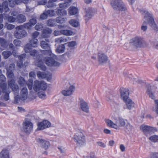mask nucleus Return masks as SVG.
<instances>
[{"label":"nucleus","instance_id":"obj_1","mask_svg":"<svg viewBox=\"0 0 158 158\" xmlns=\"http://www.w3.org/2000/svg\"><path fill=\"white\" fill-rule=\"evenodd\" d=\"M144 13L145 15L144 18L146 21L143 22V25L141 27V30L143 31H145L147 30V26L144 25L146 23L148 24L152 30L155 32H158V25L155 21L153 14L146 10L144 11Z\"/></svg>","mask_w":158,"mask_h":158},{"label":"nucleus","instance_id":"obj_2","mask_svg":"<svg viewBox=\"0 0 158 158\" xmlns=\"http://www.w3.org/2000/svg\"><path fill=\"white\" fill-rule=\"evenodd\" d=\"M30 55L34 57H36L35 62V64L40 69L43 71H45L46 70V67L44 65L42 61V55H38V52L35 50H32L29 53Z\"/></svg>","mask_w":158,"mask_h":158},{"label":"nucleus","instance_id":"obj_3","mask_svg":"<svg viewBox=\"0 0 158 158\" xmlns=\"http://www.w3.org/2000/svg\"><path fill=\"white\" fill-rule=\"evenodd\" d=\"M111 5L113 9L116 11H124L127 10L126 6L121 0H113Z\"/></svg>","mask_w":158,"mask_h":158},{"label":"nucleus","instance_id":"obj_4","mask_svg":"<svg viewBox=\"0 0 158 158\" xmlns=\"http://www.w3.org/2000/svg\"><path fill=\"white\" fill-rule=\"evenodd\" d=\"M106 123L107 125L110 127L116 129L118 128V127L124 126L126 124L125 120L121 118H119L116 121V124L113 123L111 120L107 119L106 120Z\"/></svg>","mask_w":158,"mask_h":158},{"label":"nucleus","instance_id":"obj_5","mask_svg":"<svg viewBox=\"0 0 158 158\" xmlns=\"http://www.w3.org/2000/svg\"><path fill=\"white\" fill-rule=\"evenodd\" d=\"M15 78H9L8 80V85L10 87L15 94V100H18V95L19 92V88L18 85L15 84Z\"/></svg>","mask_w":158,"mask_h":158},{"label":"nucleus","instance_id":"obj_6","mask_svg":"<svg viewBox=\"0 0 158 158\" xmlns=\"http://www.w3.org/2000/svg\"><path fill=\"white\" fill-rule=\"evenodd\" d=\"M143 38L139 36L135 37L130 40L129 43L136 48H140L143 43Z\"/></svg>","mask_w":158,"mask_h":158},{"label":"nucleus","instance_id":"obj_7","mask_svg":"<svg viewBox=\"0 0 158 158\" xmlns=\"http://www.w3.org/2000/svg\"><path fill=\"white\" fill-rule=\"evenodd\" d=\"M22 25L17 26L16 27V30L14 33V35L16 38L20 39L26 36L27 35L26 31L22 29Z\"/></svg>","mask_w":158,"mask_h":158},{"label":"nucleus","instance_id":"obj_8","mask_svg":"<svg viewBox=\"0 0 158 158\" xmlns=\"http://www.w3.org/2000/svg\"><path fill=\"white\" fill-rule=\"evenodd\" d=\"M140 128V129L143 131L144 134L147 136H148V135H150L151 134L157 131V129L155 127L144 124L142 125Z\"/></svg>","mask_w":158,"mask_h":158},{"label":"nucleus","instance_id":"obj_9","mask_svg":"<svg viewBox=\"0 0 158 158\" xmlns=\"http://www.w3.org/2000/svg\"><path fill=\"white\" fill-rule=\"evenodd\" d=\"M49 40L48 39H45V40H42L40 42V45L41 47L44 49H48L44 51V53L47 55H51L52 53L48 43Z\"/></svg>","mask_w":158,"mask_h":158},{"label":"nucleus","instance_id":"obj_10","mask_svg":"<svg viewBox=\"0 0 158 158\" xmlns=\"http://www.w3.org/2000/svg\"><path fill=\"white\" fill-rule=\"evenodd\" d=\"M33 88L34 91L36 92L40 90H45L47 88L46 84L44 82L36 80L34 82Z\"/></svg>","mask_w":158,"mask_h":158},{"label":"nucleus","instance_id":"obj_11","mask_svg":"<svg viewBox=\"0 0 158 158\" xmlns=\"http://www.w3.org/2000/svg\"><path fill=\"white\" fill-rule=\"evenodd\" d=\"M73 139L77 145H82L85 142V137L83 134L80 131L75 133Z\"/></svg>","mask_w":158,"mask_h":158},{"label":"nucleus","instance_id":"obj_12","mask_svg":"<svg viewBox=\"0 0 158 158\" xmlns=\"http://www.w3.org/2000/svg\"><path fill=\"white\" fill-rule=\"evenodd\" d=\"M33 125L31 122L28 120L24 121L22 131L27 134H29L32 130Z\"/></svg>","mask_w":158,"mask_h":158},{"label":"nucleus","instance_id":"obj_13","mask_svg":"<svg viewBox=\"0 0 158 158\" xmlns=\"http://www.w3.org/2000/svg\"><path fill=\"white\" fill-rule=\"evenodd\" d=\"M0 88L2 90L3 93L5 94L4 96V99L6 101H8L9 99V94L10 91L7 89V85L6 83H1L0 84Z\"/></svg>","mask_w":158,"mask_h":158},{"label":"nucleus","instance_id":"obj_14","mask_svg":"<svg viewBox=\"0 0 158 158\" xmlns=\"http://www.w3.org/2000/svg\"><path fill=\"white\" fill-rule=\"evenodd\" d=\"M46 64L48 66H59L60 63L55 61L54 59L50 57H45L43 59Z\"/></svg>","mask_w":158,"mask_h":158},{"label":"nucleus","instance_id":"obj_15","mask_svg":"<svg viewBox=\"0 0 158 158\" xmlns=\"http://www.w3.org/2000/svg\"><path fill=\"white\" fill-rule=\"evenodd\" d=\"M50 123L47 120H44L40 123H38L37 129L39 130H42L44 129L50 127Z\"/></svg>","mask_w":158,"mask_h":158},{"label":"nucleus","instance_id":"obj_16","mask_svg":"<svg viewBox=\"0 0 158 158\" xmlns=\"http://www.w3.org/2000/svg\"><path fill=\"white\" fill-rule=\"evenodd\" d=\"M121 98L124 101L129 98V90L128 89L122 88L120 89Z\"/></svg>","mask_w":158,"mask_h":158},{"label":"nucleus","instance_id":"obj_17","mask_svg":"<svg viewBox=\"0 0 158 158\" xmlns=\"http://www.w3.org/2000/svg\"><path fill=\"white\" fill-rule=\"evenodd\" d=\"M36 140L37 142L45 149H47L50 146V144L48 141L40 138H37Z\"/></svg>","mask_w":158,"mask_h":158},{"label":"nucleus","instance_id":"obj_18","mask_svg":"<svg viewBox=\"0 0 158 158\" xmlns=\"http://www.w3.org/2000/svg\"><path fill=\"white\" fill-rule=\"evenodd\" d=\"M80 108L82 111L86 113L89 112V107L87 103L82 98H79Z\"/></svg>","mask_w":158,"mask_h":158},{"label":"nucleus","instance_id":"obj_19","mask_svg":"<svg viewBox=\"0 0 158 158\" xmlns=\"http://www.w3.org/2000/svg\"><path fill=\"white\" fill-rule=\"evenodd\" d=\"M98 60L100 64L106 63L108 60L107 56L102 52H99L98 54Z\"/></svg>","mask_w":158,"mask_h":158},{"label":"nucleus","instance_id":"obj_20","mask_svg":"<svg viewBox=\"0 0 158 158\" xmlns=\"http://www.w3.org/2000/svg\"><path fill=\"white\" fill-rule=\"evenodd\" d=\"M75 88L73 85L70 86L68 89L63 90L62 94L64 96H67L71 95L74 91Z\"/></svg>","mask_w":158,"mask_h":158},{"label":"nucleus","instance_id":"obj_21","mask_svg":"<svg viewBox=\"0 0 158 158\" xmlns=\"http://www.w3.org/2000/svg\"><path fill=\"white\" fill-rule=\"evenodd\" d=\"M27 89L26 87H24L21 90L20 99L22 100H26L27 98Z\"/></svg>","mask_w":158,"mask_h":158},{"label":"nucleus","instance_id":"obj_22","mask_svg":"<svg viewBox=\"0 0 158 158\" xmlns=\"http://www.w3.org/2000/svg\"><path fill=\"white\" fill-rule=\"evenodd\" d=\"M9 10L7 1L3 2L2 5L0 4V12L2 13L4 11L8 12Z\"/></svg>","mask_w":158,"mask_h":158},{"label":"nucleus","instance_id":"obj_23","mask_svg":"<svg viewBox=\"0 0 158 158\" xmlns=\"http://www.w3.org/2000/svg\"><path fill=\"white\" fill-rule=\"evenodd\" d=\"M52 32V30L49 28L44 29L42 31V36L44 38H48L50 36Z\"/></svg>","mask_w":158,"mask_h":158},{"label":"nucleus","instance_id":"obj_24","mask_svg":"<svg viewBox=\"0 0 158 158\" xmlns=\"http://www.w3.org/2000/svg\"><path fill=\"white\" fill-rule=\"evenodd\" d=\"M148 89L147 92L150 97L152 99H154L155 98L154 94L152 91L153 87H152L150 84L147 85Z\"/></svg>","mask_w":158,"mask_h":158},{"label":"nucleus","instance_id":"obj_25","mask_svg":"<svg viewBox=\"0 0 158 158\" xmlns=\"http://www.w3.org/2000/svg\"><path fill=\"white\" fill-rule=\"evenodd\" d=\"M124 102L126 104L127 108L129 110L132 109L135 106V104L134 102L129 98L125 101Z\"/></svg>","mask_w":158,"mask_h":158},{"label":"nucleus","instance_id":"obj_26","mask_svg":"<svg viewBox=\"0 0 158 158\" xmlns=\"http://www.w3.org/2000/svg\"><path fill=\"white\" fill-rule=\"evenodd\" d=\"M68 12L70 15H73L78 13V9L76 7L71 6L69 8Z\"/></svg>","mask_w":158,"mask_h":158},{"label":"nucleus","instance_id":"obj_27","mask_svg":"<svg viewBox=\"0 0 158 158\" xmlns=\"http://www.w3.org/2000/svg\"><path fill=\"white\" fill-rule=\"evenodd\" d=\"M0 158H9L8 151L6 149L2 150L0 153Z\"/></svg>","mask_w":158,"mask_h":158},{"label":"nucleus","instance_id":"obj_28","mask_svg":"<svg viewBox=\"0 0 158 158\" xmlns=\"http://www.w3.org/2000/svg\"><path fill=\"white\" fill-rule=\"evenodd\" d=\"M25 56L26 54H23L18 56V58L19 60V61L18 62L17 64L19 67L21 68L22 66L23 61L25 60Z\"/></svg>","mask_w":158,"mask_h":158},{"label":"nucleus","instance_id":"obj_29","mask_svg":"<svg viewBox=\"0 0 158 158\" xmlns=\"http://www.w3.org/2000/svg\"><path fill=\"white\" fill-rule=\"evenodd\" d=\"M16 19L18 23H23L26 21V19L24 15L20 14L17 16Z\"/></svg>","mask_w":158,"mask_h":158},{"label":"nucleus","instance_id":"obj_30","mask_svg":"<svg viewBox=\"0 0 158 158\" xmlns=\"http://www.w3.org/2000/svg\"><path fill=\"white\" fill-rule=\"evenodd\" d=\"M72 0H65L64 3L59 4V6L60 8H66L70 5L69 3L72 1Z\"/></svg>","mask_w":158,"mask_h":158},{"label":"nucleus","instance_id":"obj_31","mask_svg":"<svg viewBox=\"0 0 158 158\" xmlns=\"http://www.w3.org/2000/svg\"><path fill=\"white\" fill-rule=\"evenodd\" d=\"M86 14L85 17H87L89 19L91 18L93 15V10L92 8H88L86 11Z\"/></svg>","mask_w":158,"mask_h":158},{"label":"nucleus","instance_id":"obj_32","mask_svg":"<svg viewBox=\"0 0 158 158\" xmlns=\"http://www.w3.org/2000/svg\"><path fill=\"white\" fill-rule=\"evenodd\" d=\"M18 82L19 85L22 87L26 86L27 84L26 81L21 77H20L19 78Z\"/></svg>","mask_w":158,"mask_h":158},{"label":"nucleus","instance_id":"obj_33","mask_svg":"<svg viewBox=\"0 0 158 158\" xmlns=\"http://www.w3.org/2000/svg\"><path fill=\"white\" fill-rule=\"evenodd\" d=\"M38 40L37 39H33L29 41V43L28 44L32 47H37Z\"/></svg>","mask_w":158,"mask_h":158},{"label":"nucleus","instance_id":"obj_34","mask_svg":"<svg viewBox=\"0 0 158 158\" xmlns=\"http://www.w3.org/2000/svg\"><path fill=\"white\" fill-rule=\"evenodd\" d=\"M56 13L58 15L65 16L67 14L66 10L63 9H58Z\"/></svg>","mask_w":158,"mask_h":158},{"label":"nucleus","instance_id":"obj_35","mask_svg":"<svg viewBox=\"0 0 158 158\" xmlns=\"http://www.w3.org/2000/svg\"><path fill=\"white\" fill-rule=\"evenodd\" d=\"M65 47L64 44H61L57 47L56 49V52L58 53H62L64 52Z\"/></svg>","mask_w":158,"mask_h":158},{"label":"nucleus","instance_id":"obj_36","mask_svg":"<svg viewBox=\"0 0 158 158\" xmlns=\"http://www.w3.org/2000/svg\"><path fill=\"white\" fill-rule=\"evenodd\" d=\"M67 20V18L57 17L56 18V22L59 23H64Z\"/></svg>","mask_w":158,"mask_h":158},{"label":"nucleus","instance_id":"obj_37","mask_svg":"<svg viewBox=\"0 0 158 158\" xmlns=\"http://www.w3.org/2000/svg\"><path fill=\"white\" fill-rule=\"evenodd\" d=\"M56 22L54 19H49L47 20V24L48 26L49 27H53L56 25Z\"/></svg>","mask_w":158,"mask_h":158},{"label":"nucleus","instance_id":"obj_38","mask_svg":"<svg viewBox=\"0 0 158 158\" xmlns=\"http://www.w3.org/2000/svg\"><path fill=\"white\" fill-rule=\"evenodd\" d=\"M69 22L71 25L74 27H77L79 24L78 21L75 19H71L69 21Z\"/></svg>","mask_w":158,"mask_h":158},{"label":"nucleus","instance_id":"obj_39","mask_svg":"<svg viewBox=\"0 0 158 158\" xmlns=\"http://www.w3.org/2000/svg\"><path fill=\"white\" fill-rule=\"evenodd\" d=\"M11 55V52L9 51H5L2 53V55L5 59H7Z\"/></svg>","mask_w":158,"mask_h":158},{"label":"nucleus","instance_id":"obj_40","mask_svg":"<svg viewBox=\"0 0 158 158\" xmlns=\"http://www.w3.org/2000/svg\"><path fill=\"white\" fill-rule=\"evenodd\" d=\"M60 33L61 34L66 35H70L73 34V32L70 30H61Z\"/></svg>","mask_w":158,"mask_h":158},{"label":"nucleus","instance_id":"obj_41","mask_svg":"<svg viewBox=\"0 0 158 158\" xmlns=\"http://www.w3.org/2000/svg\"><path fill=\"white\" fill-rule=\"evenodd\" d=\"M134 127L129 123H127L126 126L125 130L126 131L131 132L134 129Z\"/></svg>","mask_w":158,"mask_h":158},{"label":"nucleus","instance_id":"obj_42","mask_svg":"<svg viewBox=\"0 0 158 158\" xmlns=\"http://www.w3.org/2000/svg\"><path fill=\"white\" fill-rule=\"evenodd\" d=\"M56 1L55 0H49L46 5L47 6L48 8H52L55 6L54 2Z\"/></svg>","mask_w":158,"mask_h":158},{"label":"nucleus","instance_id":"obj_43","mask_svg":"<svg viewBox=\"0 0 158 158\" xmlns=\"http://www.w3.org/2000/svg\"><path fill=\"white\" fill-rule=\"evenodd\" d=\"M149 139L151 141L154 143L158 142V135H152L149 138Z\"/></svg>","mask_w":158,"mask_h":158},{"label":"nucleus","instance_id":"obj_44","mask_svg":"<svg viewBox=\"0 0 158 158\" xmlns=\"http://www.w3.org/2000/svg\"><path fill=\"white\" fill-rule=\"evenodd\" d=\"M24 49L25 52L27 53H30L32 50L31 47L28 44L26 45L24 47Z\"/></svg>","mask_w":158,"mask_h":158},{"label":"nucleus","instance_id":"obj_45","mask_svg":"<svg viewBox=\"0 0 158 158\" xmlns=\"http://www.w3.org/2000/svg\"><path fill=\"white\" fill-rule=\"evenodd\" d=\"M46 12L48 16L52 17L54 16L55 15L54 10H48Z\"/></svg>","mask_w":158,"mask_h":158},{"label":"nucleus","instance_id":"obj_46","mask_svg":"<svg viewBox=\"0 0 158 158\" xmlns=\"http://www.w3.org/2000/svg\"><path fill=\"white\" fill-rule=\"evenodd\" d=\"M0 45L3 47H6L7 45V43L6 40L3 38H0Z\"/></svg>","mask_w":158,"mask_h":158},{"label":"nucleus","instance_id":"obj_47","mask_svg":"<svg viewBox=\"0 0 158 158\" xmlns=\"http://www.w3.org/2000/svg\"><path fill=\"white\" fill-rule=\"evenodd\" d=\"M37 75L39 78H44L46 77V75L44 72L38 71L37 72Z\"/></svg>","mask_w":158,"mask_h":158},{"label":"nucleus","instance_id":"obj_48","mask_svg":"<svg viewBox=\"0 0 158 158\" xmlns=\"http://www.w3.org/2000/svg\"><path fill=\"white\" fill-rule=\"evenodd\" d=\"M35 28L36 30L40 31L42 30L43 28V24L41 23H38L35 25Z\"/></svg>","mask_w":158,"mask_h":158},{"label":"nucleus","instance_id":"obj_49","mask_svg":"<svg viewBox=\"0 0 158 158\" xmlns=\"http://www.w3.org/2000/svg\"><path fill=\"white\" fill-rule=\"evenodd\" d=\"M33 81L32 79H30L28 83H27L26 85H27L28 89L31 90L32 89Z\"/></svg>","mask_w":158,"mask_h":158},{"label":"nucleus","instance_id":"obj_50","mask_svg":"<svg viewBox=\"0 0 158 158\" xmlns=\"http://www.w3.org/2000/svg\"><path fill=\"white\" fill-rule=\"evenodd\" d=\"M56 41L58 43H61L62 42H65L67 41V40L62 37H60L56 39Z\"/></svg>","mask_w":158,"mask_h":158},{"label":"nucleus","instance_id":"obj_51","mask_svg":"<svg viewBox=\"0 0 158 158\" xmlns=\"http://www.w3.org/2000/svg\"><path fill=\"white\" fill-rule=\"evenodd\" d=\"M23 26V27L29 29H30L32 27V25L31 24V23L29 22V23H26L24 24Z\"/></svg>","mask_w":158,"mask_h":158},{"label":"nucleus","instance_id":"obj_52","mask_svg":"<svg viewBox=\"0 0 158 158\" xmlns=\"http://www.w3.org/2000/svg\"><path fill=\"white\" fill-rule=\"evenodd\" d=\"M13 43L15 46L19 47L21 45V42L18 40L15 39L14 40Z\"/></svg>","mask_w":158,"mask_h":158},{"label":"nucleus","instance_id":"obj_53","mask_svg":"<svg viewBox=\"0 0 158 158\" xmlns=\"http://www.w3.org/2000/svg\"><path fill=\"white\" fill-rule=\"evenodd\" d=\"M148 158H158V152H152Z\"/></svg>","mask_w":158,"mask_h":158},{"label":"nucleus","instance_id":"obj_54","mask_svg":"<svg viewBox=\"0 0 158 158\" xmlns=\"http://www.w3.org/2000/svg\"><path fill=\"white\" fill-rule=\"evenodd\" d=\"M6 81V78L5 76L2 74L0 75V81L1 82L0 83H5L4 82Z\"/></svg>","mask_w":158,"mask_h":158},{"label":"nucleus","instance_id":"obj_55","mask_svg":"<svg viewBox=\"0 0 158 158\" xmlns=\"http://www.w3.org/2000/svg\"><path fill=\"white\" fill-rule=\"evenodd\" d=\"M38 95L40 98L44 99L46 97V94L44 92H39Z\"/></svg>","mask_w":158,"mask_h":158},{"label":"nucleus","instance_id":"obj_56","mask_svg":"<svg viewBox=\"0 0 158 158\" xmlns=\"http://www.w3.org/2000/svg\"><path fill=\"white\" fill-rule=\"evenodd\" d=\"M48 16L46 11L42 14L40 16V18L42 19H46Z\"/></svg>","mask_w":158,"mask_h":158},{"label":"nucleus","instance_id":"obj_57","mask_svg":"<svg viewBox=\"0 0 158 158\" xmlns=\"http://www.w3.org/2000/svg\"><path fill=\"white\" fill-rule=\"evenodd\" d=\"M8 22L10 23H13L16 20V19L15 17L12 16H9L7 18Z\"/></svg>","mask_w":158,"mask_h":158},{"label":"nucleus","instance_id":"obj_58","mask_svg":"<svg viewBox=\"0 0 158 158\" xmlns=\"http://www.w3.org/2000/svg\"><path fill=\"white\" fill-rule=\"evenodd\" d=\"M9 4L10 6L14 7L15 5V0H8Z\"/></svg>","mask_w":158,"mask_h":158},{"label":"nucleus","instance_id":"obj_59","mask_svg":"<svg viewBox=\"0 0 158 158\" xmlns=\"http://www.w3.org/2000/svg\"><path fill=\"white\" fill-rule=\"evenodd\" d=\"M76 44L75 41H71L68 43V46L69 47H73Z\"/></svg>","mask_w":158,"mask_h":158},{"label":"nucleus","instance_id":"obj_60","mask_svg":"<svg viewBox=\"0 0 158 158\" xmlns=\"http://www.w3.org/2000/svg\"><path fill=\"white\" fill-rule=\"evenodd\" d=\"M29 22L32 26L34 25L37 23V20L36 19L33 18L31 19Z\"/></svg>","mask_w":158,"mask_h":158},{"label":"nucleus","instance_id":"obj_61","mask_svg":"<svg viewBox=\"0 0 158 158\" xmlns=\"http://www.w3.org/2000/svg\"><path fill=\"white\" fill-rule=\"evenodd\" d=\"M97 143L98 146H100L104 148L106 147V146L105 144L103 143L102 142H100V141L98 142H97Z\"/></svg>","mask_w":158,"mask_h":158},{"label":"nucleus","instance_id":"obj_62","mask_svg":"<svg viewBox=\"0 0 158 158\" xmlns=\"http://www.w3.org/2000/svg\"><path fill=\"white\" fill-rule=\"evenodd\" d=\"M15 27V25L11 24H9L7 25L6 28L9 30H11Z\"/></svg>","mask_w":158,"mask_h":158},{"label":"nucleus","instance_id":"obj_63","mask_svg":"<svg viewBox=\"0 0 158 158\" xmlns=\"http://www.w3.org/2000/svg\"><path fill=\"white\" fill-rule=\"evenodd\" d=\"M8 76L9 78H15L14 73L12 71H10L8 73Z\"/></svg>","mask_w":158,"mask_h":158},{"label":"nucleus","instance_id":"obj_64","mask_svg":"<svg viewBox=\"0 0 158 158\" xmlns=\"http://www.w3.org/2000/svg\"><path fill=\"white\" fill-rule=\"evenodd\" d=\"M155 103L156 104V112L158 114V100H156L155 101Z\"/></svg>","mask_w":158,"mask_h":158}]
</instances>
